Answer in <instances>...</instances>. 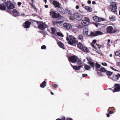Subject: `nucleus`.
Masks as SVG:
<instances>
[{"mask_svg": "<svg viewBox=\"0 0 120 120\" xmlns=\"http://www.w3.org/2000/svg\"><path fill=\"white\" fill-rule=\"evenodd\" d=\"M43 0L45 2V4H46L47 2V0Z\"/></svg>", "mask_w": 120, "mask_h": 120, "instance_id": "680f3d73", "label": "nucleus"}, {"mask_svg": "<svg viewBox=\"0 0 120 120\" xmlns=\"http://www.w3.org/2000/svg\"><path fill=\"white\" fill-rule=\"evenodd\" d=\"M82 15L80 13L76 12L73 15H71L70 17V19L72 20L75 19L80 21L82 19Z\"/></svg>", "mask_w": 120, "mask_h": 120, "instance_id": "f257e3e1", "label": "nucleus"}, {"mask_svg": "<svg viewBox=\"0 0 120 120\" xmlns=\"http://www.w3.org/2000/svg\"><path fill=\"white\" fill-rule=\"evenodd\" d=\"M46 82L45 81H44L41 84L40 87L41 88H44L46 86Z\"/></svg>", "mask_w": 120, "mask_h": 120, "instance_id": "a878e982", "label": "nucleus"}, {"mask_svg": "<svg viewBox=\"0 0 120 120\" xmlns=\"http://www.w3.org/2000/svg\"><path fill=\"white\" fill-rule=\"evenodd\" d=\"M96 70L98 71L97 72L98 74L102 76L103 75L101 73L102 72L105 73L107 72V70L105 68L103 67L101 68H100V70L96 69Z\"/></svg>", "mask_w": 120, "mask_h": 120, "instance_id": "9d476101", "label": "nucleus"}, {"mask_svg": "<svg viewBox=\"0 0 120 120\" xmlns=\"http://www.w3.org/2000/svg\"><path fill=\"white\" fill-rule=\"evenodd\" d=\"M109 9L110 10L115 13H116V9L117 8L116 4L114 3H112L108 6Z\"/></svg>", "mask_w": 120, "mask_h": 120, "instance_id": "7ed1b4c3", "label": "nucleus"}, {"mask_svg": "<svg viewBox=\"0 0 120 120\" xmlns=\"http://www.w3.org/2000/svg\"><path fill=\"white\" fill-rule=\"evenodd\" d=\"M59 11L63 13L64 12V9L62 8H60L59 9Z\"/></svg>", "mask_w": 120, "mask_h": 120, "instance_id": "ea45409f", "label": "nucleus"}, {"mask_svg": "<svg viewBox=\"0 0 120 120\" xmlns=\"http://www.w3.org/2000/svg\"><path fill=\"white\" fill-rule=\"evenodd\" d=\"M89 30L88 29L85 28L83 30V34L84 36H86L88 34Z\"/></svg>", "mask_w": 120, "mask_h": 120, "instance_id": "aec40b11", "label": "nucleus"}, {"mask_svg": "<svg viewBox=\"0 0 120 120\" xmlns=\"http://www.w3.org/2000/svg\"><path fill=\"white\" fill-rule=\"evenodd\" d=\"M115 55L120 57V51L116 52L115 53Z\"/></svg>", "mask_w": 120, "mask_h": 120, "instance_id": "c9c22d12", "label": "nucleus"}, {"mask_svg": "<svg viewBox=\"0 0 120 120\" xmlns=\"http://www.w3.org/2000/svg\"><path fill=\"white\" fill-rule=\"evenodd\" d=\"M50 15L53 18L56 19L59 18L60 15L58 13H56V11L52 10H51L50 12Z\"/></svg>", "mask_w": 120, "mask_h": 120, "instance_id": "20e7f679", "label": "nucleus"}, {"mask_svg": "<svg viewBox=\"0 0 120 120\" xmlns=\"http://www.w3.org/2000/svg\"><path fill=\"white\" fill-rule=\"evenodd\" d=\"M110 20L112 21H114L116 20L115 17V16H112L109 17Z\"/></svg>", "mask_w": 120, "mask_h": 120, "instance_id": "c85d7f7f", "label": "nucleus"}, {"mask_svg": "<svg viewBox=\"0 0 120 120\" xmlns=\"http://www.w3.org/2000/svg\"><path fill=\"white\" fill-rule=\"evenodd\" d=\"M31 1V2H32V4L33 3H34V0H30Z\"/></svg>", "mask_w": 120, "mask_h": 120, "instance_id": "774afa93", "label": "nucleus"}, {"mask_svg": "<svg viewBox=\"0 0 120 120\" xmlns=\"http://www.w3.org/2000/svg\"><path fill=\"white\" fill-rule=\"evenodd\" d=\"M109 114H112L113 113V112L112 110H110L109 112Z\"/></svg>", "mask_w": 120, "mask_h": 120, "instance_id": "8fccbe9b", "label": "nucleus"}, {"mask_svg": "<svg viewBox=\"0 0 120 120\" xmlns=\"http://www.w3.org/2000/svg\"><path fill=\"white\" fill-rule=\"evenodd\" d=\"M22 3L20 2H18V5L19 7L21 6L22 4Z\"/></svg>", "mask_w": 120, "mask_h": 120, "instance_id": "49530a36", "label": "nucleus"}, {"mask_svg": "<svg viewBox=\"0 0 120 120\" xmlns=\"http://www.w3.org/2000/svg\"><path fill=\"white\" fill-rule=\"evenodd\" d=\"M78 27L79 28H82V26L81 25H79L78 26Z\"/></svg>", "mask_w": 120, "mask_h": 120, "instance_id": "13d9d810", "label": "nucleus"}, {"mask_svg": "<svg viewBox=\"0 0 120 120\" xmlns=\"http://www.w3.org/2000/svg\"><path fill=\"white\" fill-rule=\"evenodd\" d=\"M56 31V30L54 28H52V33L53 34H54L55 32Z\"/></svg>", "mask_w": 120, "mask_h": 120, "instance_id": "a19ab883", "label": "nucleus"}, {"mask_svg": "<svg viewBox=\"0 0 120 120\" xmlns=\"http://www.w3.org/2000/svg\"><path fill=\"white\" fill-rule=\"evenodd\" d=\"M5 4L8 9H13L15 8V5L10 1H7L5 3Z\"/></svg>", "mask_w": 120, "mask_h": 120, "instance_id": "6e6552de", "label": "nucleus"}, {"mask_svg": "<svg viewBox=\"0 0 120 120\" xmlns=\"http://www.w3.org/2000/svg\"><path fill=\"white\" fill-rule=\"evenodd\" d=\"M12 13L13 16L15 17H17L20 15L18 11L17 10L15 9L13 10L12 11Z\"/></svg>", "mask_w": 120, "mask_h": 120, "instance_id": "a211bd4d", "label": "nucleus"}, {"mask_svg": "<svg viewBox=\"0 0 120 120\" xmlns=\"http://www.w3.org/2000/svg\"><path fill=\"white\" fill-rule=\"evenodd\" d=\"M77 44V47L78 48L81 50L82 49V48H83V46L81 43L80 42L78 43H78Z\"/></svg>", "mask_w": 120, "mask_h": 120, "instance_id": "4be33fe9", "label": "nucleus"}, {"mask_svg": "<svg viewBox=\"0 0 120 120\" xmlns=\"http://www.w3.org/2000/svg\"><path fill=\"white\" fill-rule=\"evenodd\" d=\"M91 3V1L90 0H89L88 1L87 3L88 4H90Z\"/></svg>", "mask_w": 120, "mask_h": 120, "instance_id": "603ef678", "label": "nucleus"}, {"mask_svg": "<svg viewBox=\"0 0 120 120\" xmlns=\"http://www.w3.org/2000/svg\"><path fill=\"white\" fill-rule=\"evenodd\" d=\"M70 39L68 37H67L66 40L68 41V44L70 45H73L76 46L78 43V41L76 40V38L74 36L70 35L69 36Z\"/></svg>", "mask_w": 120, "mask_h": 120, "instance_id": "f03ea898", "label": "nucleus"}, {"mask_svg": "<svg viewBox=\"0 0 120 120\" xmlns=\"http://www.w3.org/2000/svg\"><path fill=\"white\" fill-rule=\"evenodd\" d=\"M110 114H107V116L108 117H109L110 116Z\"/></svg>", "mask_w": 120, "mask_h": 120, "instance_id": "e2e57ef3", "label": "nucleus"}, {"mask_svg": "<svg viewBox=\"0 0 120 120\" xmlns=\"http://www.w3.org/2000/svg\"><path fill=\"white\" fill-rule=\"evenodd\" d=\"M53 5L56 7L60 8V4L59 3L56 1L53 2Z\"/></svg>", "mask_w": 120, "mask_h": 120, "instance_id": "5701e85b", "label": "nucleus"}, {"mask_svg": "<svg viewBox=\"0 0 120 120\" xmlns=\"http://www.w3.org/2000/svg\"><path fill=\"white\" fill-rule=\"evenodd\" d=\"M110 109L112 110H113L114 109V108L113 107H111L109 108V109L108 110H110Z\"/></svg>", "mask_w": 120, "mask_h": 120, "instance_id": "de8ad7c7", "label": "nucleus"}, {"mask_svg": "<svg viewBox=\"0 0 120 120\" xmlns=\"http://www.w3.org/2000/svg\"><path fill=\"white\" fill-rule=\"evenodd\" d=\"M110 39H108V42H107V44H109V42H110Z\"/></svg>", "mask_w": 120, "mask_h": 120, "instance_id": "4d7b16f0", "label": "nucleus"}, {"mask_svg": "<svg viewBox=\"0 0 120 120\" xmlns=\"http://www.w3.org/2000/svg\"><path fill=\"white\" fill-rule=\"evenodd\" d=\"M101 66L98 63H96L95 64V67L96 68V69L100 68L101 67Z\"/></svg>", "mask_w": 120, "mask_h": 120, "instance_id": "72a5a7b5", "label": "nucleus"}, {"mask_svg": "<svg viewBox=\"0 0 120 120\" xmlns=\"http://www.w3.org/2000/svg\"><path fill=\"white\" fill-rule=\"evenodd\" d=\"M65 29H71L72 26L71 24L67 23H65L63 25Z\"/></svg>", "mask_w": 120, "mask_h": 120, "instance_id": "4468645a", "label": "nucleus"}, {"mask_svg": "<svg viewBox=\"0 0 120 120\" xmlns=\"http://www.w3.org/2000/svg\"><path fill=\"white\" fill-rule=\"evenodd\" d=\"M96 33L97 36L99 35H101L103 34V33L99 31H96Z\"/></svg>", "mask_w": 120, "mask_h": 120, "instance_id": "c756f323", "label": "nucleus"}, {"mask_svg": "<svg viewBox=\"0 0 120 120\" xmlns=\"http://www.w3.org/2000/svg\"><path fill=\"white\" fill-rule=\"evenodd\" d=\"M76 62L77 63V64L79 65H80L82 64L81 60L79 59H78Z\"/></svg>", "mask_w": 120, "mask_h": 120, "instance_id": "f704fd0d", "label": "nucleus"}, {"mask_svg": "<svg viewBox=\"0 0 120 120\" xmlns=\"http://www.w3.org/2000/svg\"><path fill=\"white\" fill-rule=\"evenodd\" d=\"M79 6L78 5H76V9H78L79 8Z\"/></svg>", "mask_w": 120, "mask_h": 120, "instance_id": "6e6d98bb", "label": "nucleus"}, {"mask_svg": "<svg viewBox=\"0 0 120 120\" xmlns=\"http://www.w3.org/2000/svg\"><path fill=\"white\" fill-rule=\"evenodd\" d=\"M120 78V74H118L117 75L113 74L111 77V79L113 80L116 81L118 80Z\"/></svg>", "mask_w": 120, "mask_h": 120, "instance_id": "9b49d317", "label": "nucleus"}, {"mask_svg": "<svg viewBox=\"0 0 120 120\" xmlns=\"http://www.w3.org/2000/svg\"><path fill=\"white\" fill-rule=\"evenodd\" d=\"M78 38L80 40H82L83 38V36L82 35H79L78 36Z\"/></svg>", "mask_w": 120, "mask_h": 120, "instance_id": "e433bc0d", "label": "nucleus"}, {"mask_svg": "<svg viewBox=\"0 0 120 120\" xmlns=\"http://www.w3.org/2000/svg\"><path fill=\"white\" fill-rule=\"evenodd\" d=\"M51 94L52 95H53L54 94V93L52 92H51Z\"/></svg>", "mask_w": 120, "mask_h": 120, "instance_id": "69168bd1", "label": "nucleus"}, {"mask_svg": "<svg viewBox=\"0 0 120 120\" xmlns=\"http://www.w3.org/2000/svg\"><path fill=\"white\" fill-rule=\"evenodd\" d=\"M38 28L42 30H45L47 27V26L42 22H40L38 23Z\"/></svg>", "mask_w": 120, "mask_h": 120, "instance_id": "0eeeda50", "label": "nucleus"}, {"mask_svg": "<svg viewBox=\"0 0 120 120\" xmlns=\"http://www.w3.org/2000/svg\"><path fill=\"white\" fill-rule=\"evenodd\" d=\"M81 50L83 52H88L89 51V49L85 46H83V48H82Z\"/></svg>", "mask_w": 120, "mask_h": 120, "instance_id": "bb28decb", "label": "nucleus"}, {"mask_svg": "<svg viewBox=\"0 0 120 120\" xmlns=\"http://www.w3.org/2000/svg\"><path fill=\"white\" fill-rule=\"evenodd\" d=\"M67 120H73L71 118H68L67 119Z\"/></svg>", "mask_w": 120, "mask_h": 120, "instance_id": "5fc2aeb1", "label": "nucleus"}, {"mask_svg": "<svg viewBox=\"0 0 120 120\" xmlns=\"http://www.w3.org/2000/svg\"><path fill=\"white\" fill-rule=\"evenodd\" d=\"M90 20L89 18L85 17L84 20L82 21L81 22L82 24L84 26H88L90 24Z\"/></svg>", "mask_w": 120, "mask_h": 120, "instance_id": "1a4fd4ad", "label": "nucleus"}, {"mask_svg": "<svg viewBox=\"0 0 120 120\" xmlns=\"http://www.w3.org/2000/svg\"><path fill=\"white\" fill-rule=\"evenodd\" d=\"M87 59L88 61V64L90 65L92 67L94 68L95 67L94 62L92 61V59L90 58H88Z\"/></svg>", "mask_w": 120, "mask_h": 120, "instance_id": "ddd939ff", "label": "nucleus"}, {"mask_svg": "<svg viewBox=\"0 0 120 120\" xmlns=\"http://www.w3.org/2000/svg\"><path fill=\"white\" fill-rule=\"evenodd\" d=\"M56 34L57 35L61 37H63L64 36L63 34L61 33L57 32Z\"/></svg>", "mask_w": 120, "mask_h": 120, "instance_id": "4c0bfd02", "label": "nucleus"}, {"mask_svg": "<svg viewBox=\"0 0 120 120\" xmlns=\"http://www.w3.org/2000/svg\"><path fill=\"white\" fill-rule=\"evenodd\" d=\"M31 5L32 6L33 8L35 9V11H36V12H37V8H36L35 6L34 5H33L32 4H31Z\"/></svg>", "mask_w": 120, "mask_h": 120, "instance_id": "58836bf2", "label": "nucleus"}, {"mask_svg": "<svg viewBox=\"0 0 120 120\" xmlns=\"http://www.w3.org/2000/svg\"><path fill=\"white\" fill-rule=\"evenodd\" d=\"M46 48V47L45 45H42L41 47V49H45Z\"/></svg>", "mask_w": 120, "mask_h": 120, "instance_id": "79ce46f5", "label": "nucleus"}, {"mask_svg": "<svg viewBox=\"0 0 120 120\" xmlns=\"http://www.w3.org/2000/svg\"><path fill=\"white\" fill-rule=\"evenodd\" d=\"M95 25L96 27H98V23L97 24L96 23L95 24Z\"/></svg>", "mask_w": 120, "mask_h": 120, "instance_id": "0e129e2a", "label": "nucleus"}, {"mask_svg": "<svg viewBox=\"0 0 120 120\" xmlns=\"http://www.w3.org/2000/svg\"><path fill=\"white\" fill-rule=\"evenodd\" d=\"M57 44L59 46L60 48H61L63 49H64V44L61 41H60L58 42H57Z\"/></svg>", "mask_w": 120, "mask_h": 120, "instance_id": "b1692460", "label": "nucleus"}, {"mask_svg": "<svg viewBox=\"0 0 120 120\" xmlns=\"http://www.w3.org/2000/svg\"><path fill=\"white\" fill-rule=\"evenodd\" d=\"M107 32L109 34H113L117 31L116 29H113V27L111 26H109L106 28Z\"/></svg>", "mask_w": 120, "mask_h": 120, "instance_id": "39448f33", "label": "nucleus"}, {"mask_svg": "<svg viewBox=\"0 0 120 120\" xmlns=\"http://www.w3.org/2000/svg\"><path fill=\"white\" fill-rule=\"evenodd\" d=\"M45 7L46 8H48V6L47 5H45Z\"/></svg>", "mask_w": 120, "mask_h": 120, "instance_id": "052dcab7", "label": "nucleus"}, {"mask_svg": "<svg viewBox=\"0 0 120 120\" xmlns=\"http://www.w3.org/2000/svg\"><path fill=\"white\" fill-rule=\"evenodd\" d=\"M96 44L98 46V47L99 49L100 48H101V45H98L97 44Z\"/></svg>", "mask_w": 120, "mask_h": 120, "instance_id": "3c124183", "label": "nucleus"}, {"mask_svg": "<svg viewBox=\"0 0 120 120\" xmlns=\"http://www.w3.org/2000/svg\"><path fill=\"white\" fill-rule=\"evenodd\" d=\"M61 119L62 120H65L66 118L64 117H63Z\"/></svg>", "mask_w": 120, "mask_h": 120, "instance_id": "864d4df0", "label": "nucleus"}, {"mask_svg": "<svg viewBox=\"0 0 120 120\" xmlns=\"http://www.w3.org/2000/svg\"><path fill=\"white\" fill-rule=\"evenodd\" d=\"M6 6L4 3L0 4V10H5L6 9Z\"/></svg>", "mask_w": 120, "mask_h": 120, "instance_id": "412c9836", "label": "nucleus"}, {"mask_svg": "<svg viewBox=\"0 0 120 120\" xmlns=\"http://www.w3.org/2000/svg\"><path fill=\"white\" fill-rule=\"evenodd\" d=\"M71 65L73 68L75 70H79L82 67V65L79 66L77 65L73 66L71 64Z\"/></svg>", "mask_w": 120, "mask_h": 120, "instance_id": "6ab92c4d", "label": "nucleus"}, {"mask_svg": "<svg viewBox=\"0 0 120 120\" xmlns=\"http://www.w3.org/2000/svg\"><path fill=\"white\" fill-rule=\"evenodd\" d=\"M82 75V77H85L86 76H87V74H83Z\"/></svg>", "mask_w": 120, "mask_h": 120, "instance_id": "09e8293b", "label": "nucleus"}, {"mask_svg": "<svg viewBox=\"0 0 120 120\" xmlns=\"http://www.w3.org/2000/svg\"><path fill=\"white\" fill-rule=\"evenodd\" d=\"M85 8L86 10L89 12H90L92 10V8L88 6H85Z\"/></svg>", "mask_w": 120, "mask_h": 120, "instance_id": "cd10ccee", "label": "nucleus"}, {"mask_svg": "<svg viewBox=\"0 0 120 120\" xmlns=\"http://www.w3.org/2000/svg\"><path fill=\"white\" fill-rule=\"evenodd\" d=\"M68 60L71 62L75 63L78 60V57L75 55L71 56L68 57Z\"/></svg>", "mask_w": 120, "mask_h": 120, "instance_id": "423d86ee", "label": "nucleus"}, {"mask_svg": "<svg viewBox=\"0 0 120 120\" xmlns=\"http://www.w3.org/2000/svg\"><path fill=\"white\" fill-rule=\"evenodd\" d=\"M84 68H85L87 70H89L90 68V67L89 66L86 64L85 65Z\"/></svg>", "mask_w": 120, "mask_h": 120, "instance_id": "473e14b6", "label": "nucleus"}, {"mask_svg": "<svg viewBox=\"0 0 120 120\" xmlns=\"http://www.w3.org/2000/svg\"><path fill=\"white\" fill-rule=\"evenodd\" d=\"M101 64L104 66H106L107 65V63L105 62L102 63Z\"/></svg>", "mask_w": 120, "mask_h": 120, "instance_id": "c03bdc74", "label": "nucleus"}, {"mask_svg": "<svg viewBox=\"0 0 120 120\" xmlns=\"http://www.w3.org/2000/svg\"><path fill=\"white\" fill-rule=\"evenodd\" d=\"M106 72V74L108 76H110L111 75L113 74V72L110 71H107Z\"/></svg>", "mask_w": 120, "mask_h": 120, "instance_id": "7c9ffc66", "label": "nucleus"}, {"mask_svg": "<svg viewBox=\"0 0 120 120\" xmlns=\"http://www.w3.org/2000/svg\"><path fill=\"white\" fill-rule=\"evenodd\" d=\"M115 88L114 92H118L120 90V85L118 84H115L114 85Z\"/></svg>", "mask_w": 120, "mask_h": 120, "instance_id": "dca6fc26", "label": "nucleus"}, {"mask_svg": "<svg viewBox=\"0 0 120 120\" xmlns=\"http://www.w3.org/2000/svg\"><path fill=\"white\" fill-rule=\"evenodd\" d=\"M93 19L96 22H99L101 21H105V19L102 18H100L96 16H95L93 17Z\"/></svg>", "mask_w": 120, "mask_h": 120, "instance_id": "f8f14e48", "label": "nucleus"}, {"mask_svg": "<svg viewBox=\"0 0 120 120\" xmlns=\"http://www.w3.org/2000/svg\"><path fill=\"white\" fill-rule=\"evenodd\" d=\"M31 24V22L29 21H26L23 24V26L25 28H29Z\"/></svg>", "mask_w": 120, "mask_h": 120, "instance_id": "f3484780", "label": "nucleus"}, {"mask_svg": "<svg viewBox=\"0 0 120 120\" xmlns=\"http://www.w3.org/2000/svg\"><path fill=\"white\" fill-rule=\"evenodd\" d=\"M110 68L111 69H112V70L114 71H117V72H118L119 71H118V70H117L115 69L113 67H112L111 66H110Z\"/></svg>", "mask_w": 120, "mask_h": 120, "instance_id": "37998d69", "label": "nucleus"}, {"mask_svg": "<svg viewBox=\"0 0 120 120\" xmlns=\"http://www.w3.org/2000/svg\"><path fill=\"white\" fill-rule=\"evenodd\" d=\"M52 86L55 88H56L58 87V85L56 84L52 85Z\"/></svg>", "mask_w": 120, "mask_h": 120, "instance_id": "a18cd8bd", "label": "nucleus"}, {"mask_svg": "<svg viewBox=\"0 0 120 120\" xmlns=\"http://www.w3.org/2000/svg\"><path fill=\"white\" fill-rule=\"evenodd\" d=\"M97 41L96 40L94 39L92 43L91 44V45L94 49V50L97 52H98V50L96 47L94 46V44Z\"/></svg>", "mask_w": 120, "mask_h": 120, "instance_id": "2eb2a0df", "label": "nucleus"}, {"mask_svg": "<svg viewBox=\"0 0 120 120\" xmlns=\"http://www.w3.org/2000/svg\"><path fill=\"white\" fill-rule=\"evenodd\" d=\"M92 3L93 4H96L95 2V1H93L92 2Z\"/></svg>", "mask_w": 120, "mask_h": 120, "instance_id": "bf43d9fd", "label": "nucleus"}, {"mask_svg": "<svg viewBox=\"0 0 120 120\" xmlns=\"http://www.w3.org/2000/svg\"><path fill=\"white\" fill-rule=\"evenodd\" d=\"M56 120H61V119H60V118H58V119H56Z\"/></svg>", "mask_w": 120, "mask_h": 120, "instance_id": "338daca9", "label": "nucleus"}, {"mask_svg": "<svg viewBox=\"0 0 120 120\" xmlns=\"http://www.w3.org/2000/svg\"><path fill=\"white\" fill-rule=\"evenodd\" d=\"M90 36L92 37L97 36V35H96V32H91L90 34Z\"/></svg>", "mask_w": 120, "mask_h": 120, "instance_id": "2f4dec72", "label": "nucleus"}, {"mask_svg": "<svg viewBox=\"0 0 120 120\" xmlns=\"http://www.w3.org/2000/svg\"><path fill=\"white\" fill-rule=\"evenodd\" d=\"M52 23L54 25H55L57 24L58 23H61L62 22V21H52Z\"/></svg>", "mask_w": 120, "mask_h": 120, "instance_id": "393cba45", "label": "nucleus"}]
</instances>
